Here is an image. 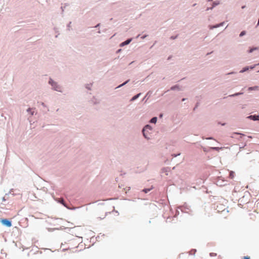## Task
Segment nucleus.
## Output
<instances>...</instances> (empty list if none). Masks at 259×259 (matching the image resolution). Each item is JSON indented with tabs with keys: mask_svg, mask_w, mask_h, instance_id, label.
Instances as JSON below:
<instances>
[{
	"mask_svg": "<svg viewBox=\"0 0 259 259\" xmlns=\"http://www.w3.org/2000/svg\"><path fill=\"white\" fill-rule=\"evenodd\" d=\"M49 83L52 85L55 90L57 91H60V87L52 79H50Z\"/></svg>",
	"mask_w": 259,
	"mask_h": 259,
	"instance_id": "f257e3e1",
	"label": "nucleus"
},
{
	"mask_svg": "<svg viewBox=\"0 0 259 259\" xmlns=\"http://www.w3.org/2000/svg\"><path fill=\"white\" fill-rule=\"evenodd\" d=\"M1 223L3 225H6V226L9 227H11L12 226L11 222L9 221L7 219H3V220H2Z\"/></svg>",
	"mask_w": 259,
	"mask_h": 259,
	"instance_id": "f03ea898",
	"label": "nucleus"
},
{
	"mask_svg": "<svg viewBox=\"0 0 259 259\" xmlns=\"http://www.w3.org/2000/svg\"><path fill=\"white\" fill-rule=\"evenodd\" d=\"M147 129H149V130H151V126L149 125H146L144 128H143V135L145 137V138H147L146 135V131Z\"/></svg>",
	"mask_w": 259,
	"mask_h": 259,
	"instance_id": "7ed1b4c3",
	"label": "nucleus"
},
{
	"mask_svg": "<svg viewBox=\"0 0 259 259\" xmlns=\"http://www.w3.org/2000/svg\"><path fill=\"white\" fill-rule=\"evenodd\" d=\"M132 39H127L126 40V41L123 42L121 46H124V45H128L131 41Z\"/></svg>",
	"mask_w": 259,
	"mask_h": 259,
	"instance_id": "20e7f679",
	"label": "nucleus"
},
{
	"mask_svg": "<svg viewBox=\"0 0 259 259\" xmlns=\"http://www.w3.org/2000/svg\"><path fill=\"white\" fill-rule=\"evenodd\" d=\"M251 119H253L254 120H256L258 119V116H255V115H251L249 117Z\"/></svg>",
	"mask_w": 259,
	"mask_h": 259,
	"instance_id": "39448f33",
	"label": "nucleus"
},
{
	"mask_svg": "<svg viewBox=\"0 0 259 259\" xmlns=\"http://www.w3.org/2000/svg\"><path fill=\"white\" fill-rule=\"evenodd\" d=\"M156 121H157V117H153L150 120V122L152 123H155L156 122Z\"/></svg>",
	"mask_w": 259,
	"mask_h": 259,
	"instance_id": "423d86ee",
	"label": "nucleus"
},
{
	"mask_svg": "<svg viewBox=\"0 0 259 259\" xmlns=\"http://www.w3.org/2000/svg\"><path fill=\"white\" fill-rule=\"evenodd\" d=\"M234 177V172L232 171H230L229 178L231 179H233Z\"/></svg>",
	"mask_w": 259,
	"mask_h": 259,
	"instance_id": "0eeeda50",
	"label": "nucleus"
},
{
	"mask_svg": "<svg viewBox=\"0 0 259 259\" xmlns=\"http://www.w3.org/2000/svg\"><path fill=\"white\" fill-rule=\"evenodd\" d=\"M140 94H138V95H136V96H134V97L132 98L131 100H132V101H134V100H136L138 98H139V97L140 96Z\"/></svg>",
	"mask_w": 259,
	"mask_h": 259,
	"instance_id": "6e6552de",
	"label": "nucleus"
},
{
	"mask_svg": "<svg viewBox=\"0 0 259 259\" xmlns=\"http://www.w3.org/2000/svg\"><path fill=\"white\" fill-rule=\"evenodd\" d=\"M249 69V67H244L242 70H241L240 72V73H243L247 70H248Z\"/></svg>",
	"mask_w": 259,
	"mask_h": 259,
	"instance_id": "1a4fd4ad",
	"label": "nucleus"
},
{
	"mask_svg": "<svg viewBox=\"0 0 259 259\" xmlns=\"http://www.w3.org/2000/svg\"><path fill=\"white\" fill-rule=\"evenodd\" d=\"M152 189V188H150V189H144L143 190V191L145 193H148V192H149Z\"/></svg>",
	"mask_w": 259,
	"mask_h": 259,
	"instance_id": "9d476101",
	"label": "nucleus"
},
{
	"mask_svg": "<svg viewBox=\"0 0 259 259\" xmlns=\"http://www.w3.org/2000/svg\"><path fill=\"white\" fill-rule=\"evenodd\" d=\"M246 34V32L245 31H242L240 34V36H243L244 35H245Z\"/></svg>",
	"mask_w": 259,
	"mask_h": 259,
	"instance_id": "9b49d317",
	"label": "nucleus"
},
{
	"mask_svg": "<svg viewBox=\"0 0 259 259\" xmlns=\"http://www.w3.org/2000/svg\"><path fill=\"white\" fill-rule=\"evenodd\" d=\"M223 23H220V24H219V25H215V26H213V27H212V28H217V27H219V26H220L223 25Z\"/></svg>",
	"mask_w": 259,
	"mask_h": 259,
	"instance_id": "f8f14e48",
	"label": "nucleus"
},
{
	"mask_svg": "<svg viewBox=\"0 0 259 259\" xmlns=\"http://www.w3.org/2000/svg\"><path fill=\"white\" fill-rule=\"evenodd\" d=\"M233 135H240V137H242V136H244V135L243 134H240V133H233Z\"/></svg>",
	"mask_w": 259,
	"mask_h": 259,
	"instance_id": "ddd939ff",
	"label": "nucleus"
},
{
	"mask_svg": "<svg viewBox=\"0 0 259 259\" xmlns=\"http://www.w3.org/2000/svg\"><path fill=\"white\" fill-rule=\"evenodd\" d=\"M213 149H215L217 151H219L220 149H223V148L221 147V148H219V147H214L213 148Z\"/></svg>",
	"mask_w": 259,
	"mask_h": 259,
	"instance_id": "4468645a",
	"label": "nucleus"
},
{
	"mask_svg": "<svg viewBox=\"0 0 259 259\" xmlns=\"http://www.w3.org/2000/svg\"><path fill=\"white\" fill-rule=\"evenodd\" d=\"M256 49V48H253V49H251L249 51V53H252L254 50H255Z\"/></svg>",
	"mask_w": 259,
	"mask_h": 259,
	"instance_id": "2eb2a0df",
	"label": "nucleus"
},
{
	"mask_svg": "<svg viewBox=\"0 0 259 259\" xmlns=\"http://www.w3.org/2000/svg\"><path fill=\"white\" fill-rule=\"evenodd\" d=\"M258 87L257 86H255L253 88H250V89L251 90H257Z\"/></svg>",
	"mask_w": 259,
	"mask_h": 259,
	"instance_id": "dca6fc26",
	"label": "nucleus"
},
{
	"mask_svg": "<svg viewBox=\"0 0 259 259\" xmlns=\"http://www.w3.org/2000/svg\"><path fill=\"white\" fill-rule=\"evenodd\" d=\"M128 81V80H127L126 81H125L123 83H122V84H120V85H119L118 87H120L121 86H123V85L125 84Z\"/></svg>",
	"mask_w": 259,
	"mask_h": 259,
	"instance_id": "f3484780",
	"label": "nucleus"
},
{
	"mask_svg": "<svg viewBox=\"0 0 259 259\" xmlns=\"http://www.w3.org/2000/svg\"><path fill=\"white\" fill-rule=\"evenodd\" d=\"M242 259H250V257L248 256H244Z\"/></svg>",
	"mask_w": 259,
	"mask_h": 259,
	"instance_id": "a211bd4d",
	"label": "nucleus"
},
{
	"mask_svg": "<svg viewBox=\"0 0 259 259\" xmlns=\"http://www.w3.org/2000/svg\"><path fill=\"white\" fill-rule=\"evenodd\" d=\"M63 201H64V200H63V199H61V201H60V202L61 203H62V204H63Z\"/></svg>",
	"mask_w": 259,
	"mask_h": 259,
	"instance_id": "6ab92c4d",
	"label": "nucleus"
},
{
	"mask_svg": "<svg viewBox=\"0 0 259 259\" xmlns=\"http://www.w3.org/2000/svg\"><path fill=\"white\" fill-rule=\"evenodd\" d=\"M254 66L250 67V68L253 69V68H254Z\"/></svg>",
	"mask_w": 259,
	"mask_h": 259,
	"instance_id": "aec40b11",
	"label": "nucleus"
},
{
	"mask_svg": "<svg viewBox=\"0 0 259 259\" xmlns=\"http://www.w3.org/2000/svg\"><path fill=\"white\" fill-rule=\"evenodd\" d=\"M162 116V114H160V117H161Z\"/></svg>",
	"mask_w": 259,
	"mask_h": 259,
	"instance_id": "412c9836",
	"label": "nucleus"
},
{
	"mask_svg": "<svg viewBox=\"0 0 259 259\" xmlns=\"http://www.w3.org/2000/svg\"><path fill=\"white\" fill-rule=\"evenodd\" d=\"M174 88H175V87H172V88H171V89L173 90V89H174Z\"/></svg>",
	"mask_w": 259,
	"mask_h": 259,
	"instance_id": "4be33fe9",
	"label": "nucleus"
},
{
	"mask_svg": "<svg viewBox=\"0 0 259 259\" xmlns=\"http://www.w3.org/2000/svg\"><path fill=\"white\" fill-rule=\"evenodd\" d=\"M257 65H259V63Z\"/></svg>",
	"mask_w": 259,
	"mask_h": 259,
	"instance_id": "5701e85b",
	"label": "nucleus"
}]
</instances>
